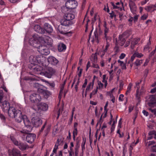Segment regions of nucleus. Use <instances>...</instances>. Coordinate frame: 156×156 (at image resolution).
<instances>
[{
	"label": "nucleus",
	"mask_w": 156,
	"mask_h": 156,
	"mask_svg": "<svg viewBox=\"0 0 156 156\" xmlns=\"http://www.w3.org/2000/svg\"><path fill=\"white\" fill-rule=\"evenodd\" d=\"M0 105L3 111L5 112H8L9 115L11 117L13 118L17 110H19L13 107H10L9 103L7 101L1 102Z\"/></svg>",
	"instance_id": "nucleus-1"
},
{
	"label": "nucleus",
	"mask_w": 156,
	"mask_h": 156,
	"mask_svg": "<svg viewBox=\"0 0 156 156\" xmlns=\"http://www.w3.org/2000/svg\"><path fill=\"white\" fill-rule=\"evenodd\" d=\"M13 117L18 122H20L23 120L25 126L30 125V122L27 116L25 115H23L21 112L19 110H17Z\"/></svg>",
	"instance_id": "nucleus-2"
},
{
	"label": "nucleus",
	"mask_w": 156,
	"mask_h": 156,
	"mask_svg": "<svg viewBox=\"0 0 156 156\" xmlns=\"http://www.w3.org/2000/svg\"><path fill=\"white\" fill-rule=\"evenodd\" d=\"M34 86L37 89V92L42 95L45 98H47L51 94L50 92L47 90L45 87L38 83H35Z\"/></svg>",
	"instance_id": "nucleus-3"
},
{
	"label": "nucleus",
	"mask_w": 156,
	"mask_h": 156,
	"mask_svg": "<svg viewBox=\"0 0 156 156\" xmlns=\"http://www.w3.org/2000/svg\"><path fill=\"white\" fill-rule=\"evenodd\" d=\"M20 136L23 140H26L28 143L32 144L36 139V135L34 133L20 134Z\"/></svg>",
	"instance_id": "nucleus-4"
},
{
	"label": "nucleus",
	"mask_w": 156,
	"mask_h": 156,
	"mask_svg": "<svg viewBox=\"0 0 156 156\" xmlns=\"http://www.w3.org/2000/svg\"><path fill=\"white\" fill-rule=\"evenodd\" d=\"M55 69L52 67H46L44 71L41 73V75L48 78H51L55 75Z\"/></svg>",
	"instance_id": "nucleus-5"
},
{
	"label": "nucleus",
	"mask_w": 156,
	"mask_h": 156,
	"mask_svg": "<svg viewBox=\"0 0 156 156\" xmlns=\"http://www.w3.org/2000/svg\"><path fill=\"white\" fill-rule=\"evenodd\" d=\"M77 4V2L75 0H69L66 3L65 6L66 9H75Z\"/></svg>",
	"instance_id": "nucleus-6"
},
{
	"label": "nucleus",
	"mask_w": 156,
	"mask_h": 156,
	"mask_svg": "<svg viewBox=\"0 0 156 156\" xmlns=\"http://www.w3.org/2000/svg\"><path fill=\"white\" fill-rule=\"evenodd\" d=\"M29 67L30 69L36 74L41 75V73L43 72L42 71L43 70L42 67L39 65H30Z\"/></svg>",
	"instance_id": "nucleus-7"
},
{
	"label": "nucleus",
	"mask_w": 156,
	"mask_h": 156,
	"mask_svg": "<svg viewBox=\"0 0 156 156\" xmlns=\"http://www.w3.org/2000/svg\"><path fill=\"white\" fill-rule=\"evenodd\" d=\"M38 51L42 55H48L50 53V50L45 45H41L39 46Z\"/></svg>",
	"instance_id": "nucleus-8"
},
{
	"label": "nucleus",
	"mask_w": 156,
	"mask_h": 156,
	"mask_svg": "<svg viewBox=\"0 0 156 156\" xmlns=\"http://www.w3.org/2000/svg\"><path fill=\"white\" fill-rule=\"evenodd\" d=\"M31 122L34 126L36 127H39L42 124V120L37 117H34L31 119Z\"/></svg>",
	"instance_id": "nucleus-9"
},
{
	"label": "nucleus",
	"mask_w": 156,
	"mask_h": 156,
	"mask_svg": "<svg viewBox=\"0 0 156 156\" xmlns=\"http://www.w3.org/2000/svg\"><path fill=\"white\" fill-rule=\"evenodd\" d=\"M30 100L32 102L37 103L41 100V98L39 94L34 93L30 96Z\"/></svg>",
	"instance_id": "nucleus-10"
},
{
	"label": "nucleus",
	"mask_w": 156,
	"mask_h": 156,
	"mask_svg": "<svg viewBox=\"0 0 156 156\" xmlns=\"http://www.w3.org/2000/svg\"><path fill=\"white\" fill-rule=\"evenodd\" d=\"M37 63L44 66V62L46 60L45 58L42 55H38L36 56Z\"/></svg>",
	"instance_id": "nucleus-11"
},
{
	"label": "nucleus",
	"mask_w": 156,
	"mask_h": 156,
	"mask_svg": "<svg viewBox=\"0 0 156 156\" xmlns=\"http://www.w3.org/2000/svg\"><path fill=\"white\" fill-rule=\"evenodd\" d=\"M60 23L61 25L65 26H68L73 24L74 23L73 21H70V20H68L65 18H64L61 20Z\"/></svg>",
	"instance_id": "nucleus-12"
},
{
	"label": "nucleus",
	"mask_w": 156,
	"mask_h": 156,
	"mask_svg": "<svg viewBox=\"0 0 156 156\" xmlns=\"http://www.w3.org/2000/svg\"><path fill=\"white\" fill-rule=\"evenodd\" d=\"M48 62L54 66L56 65L58 63V60L54 57L49 56L47 58Z\"/></svg>",
	"instance_id": "nucleus-13"
},
{
	"label": "nucleus",
	"mask_w": 156,
	"mask_h": 156,
	"mask_svg": "<svg viewBox=\"0 0 156 156\" xmlns=\"http://www.w3.org/2000/svg\"><path fill=\"white\" fill-rule=\"evenodd\" d=\"M126 41V39L125 38H123L121 35H119L118 39H116L115 43L118 44L120 46H123L125 43Z\"/></svg>",
	"instance_id": "nucleus-14"
},
{
	"label": "nucleus",
	"mask_w": 156,
	"mask_h": 156,
	"mask_svg": "<svg viewBox=\"0 0 156 156\" xmlns=\"http://www.w3.org/2000/svg\"><path fill=\"white\" fill-rule=\"evenodd\" d=\"M94 40H95L97 43H99V37L102 34V31L100 29H99L98 31L97 30L94 31Z\"/></svg>",
	"instance_id": "nucleus-15"
},
{
	"label": "nucleus",
	"mask_w": 156,
	"mask_h": 156,
	"mask_svg": "<svg viewBox=\"0 0 156 156\" xmlns=\"http://www.w3.org/2000/svg\"><path fill=\"white\" fill-rule=\"evenodd\" d=\"M44 30L48 33H51L53 31V28L48 23H45L44 26Z\"/></svg>",
	"instance_id": "nucleus-16"
},
{
	"label": "nucleus",
	"mask_w": 156,
	"mask_h": 156,
	"mask_svg": "<svg viewBox=\"0 0 156 156\" xmlns=\"http://www.w3.org/2000/svg\"><path fill=\"white\" fill-rule=\"evenodd\" d=\"M129 6L131 12L134 14L137 9L136 6L134 2H131L129 3Z\"/></svg>",
	"instance_id": "nucleus-17"
},
{
	"label": "nucleus",
	"mask_w": 156,
	"mask_h": 156,
	"mask_svg": "<svg viewBox=\"0 0 156 156\" xmlns=\"http://www.w3.org/2000/svg\"><path fill=\"white\" fill-rule=\"evenodd\" d=\"M27 128L26 129H23L20 131V134L22 133L23 134H28L30 132H31L32 130V127L30 125H29L28 126H25Z\"/></svg>",
	"instance_id": "nucleus-18"
},
{
	"label": "nucleus",
	"mask_w": 156,
	"mask_h": 156,
	"mask_svg": "<svg viewBox=\"0 0 156 156\" xmlns=\"http://www.w3.org/2000/svg\"><path fill=\"white\" fill-rule=\"evenodd\" d=\"M34 30L36 32L39 34H43L45 32L44 29L38 25H35L34 26Z\"/></svg>",
	"instance_id": "nucleus-19"
},
{
	"label": "nucleus",
	"mask_w": 156,
	"mask_h": 156,
	"mask_svg": "<svg viewBox=\"0 0 156 156\" xmlns=\"http://www.w3.org/2000/svg\"><path fill=\"white\" fill-rule=\"evenodd\" d=\"M141 82L142 81L141 80H140L139 81L136 82V86L135 87H136L137 88L136 97V99L138 100L140 98V94H139V90L140 88L139 84L141 83Z\"/></svg>",
	"instance_id": "nucleus-20"
},
{
	"label": "nucleus",
	"mask_w": 156,
	"mask_h": 156,
	"mask_svg": "<svg viewBox=\"0 0 156 156\" xmlns=\"http://www.w3.org/2000/svg\"><path fill=\"white\" fill-rule=\"evenodd\" d=\"M29 61L31 63V65H35L37 64V63L36 56L31 55L29 58Z\"/></svg>",
	"instance_id": "nucleus-21"
},
{
	"label": "nucleus",
	"mask_w": 156,
	"mask_h": 156,
	"mask_svg": "<svg viewBox=\"0 0 156 156\" xmlns=\"http://www.w3.org/2000/svg\"><path fill=\"white\" fill-rule=\"evenodd\" d=\"M44 40L45 43L48 45H51L52 44V40L48 36H45L44 38Z\"/></svg>",
	"instance_id": "nucleus-22"
},
{
	"label": "nucleus",
	"mask_w": 156,
	"mask_h": 156,
	"mask_svg": "<svg viewBox=\"0 0 156 156\" xmlns=\"http://www.w3.org/2000/svg\"><path fill=\"white\" fill-rule=\"evenodd\" d=\"M64 18L69 20L70 21H72L75 18V15L71 13L66 14L64 16Z\"/></svg>",
	"instance_id": "nucleus-23"
},
{
	"label": "nucleus",
	"mask_w": 156,
	"mask_h": 156,
	"mask_svg": "<svg viewBox=\"0 0 156 156\" xmlns=\"http://www.w3.org/2000/svg\"><path fill=\"white\" fill-rule=\"evenodd\" d=\"M11 154L12 156H21L20 151L17 149L13 148Z\"/></svg>",
	"instance_id": "nucleus-24"
},
{
	"label": "nucleus",
	"mask_w": 156,
	"mask_h": 156,
	"mask_svg": "<svg viewBox=\"0 0 156 156\" xmlns=\"http://www.w3.org/2000/svg\"><path fill=\"white\" fill-rule=\"evenodd\" d=\"M140 40V38H136L134 39L131 43L130 45L131 48L133 49L135 47V45L137 44Z\"/></svg>",
	"instance_id": "nucleus-25"
},
{
	"label": "nucleus",
	"mask_w": 156,
	"mask_h": 156,
	"mask_svg": "<svg viewBox=\"0 0 156 156\" xmlns=\"http://www.w3.org/2000/svg\"><path fill=\"white\" fill-rule=\"evenodd\" d=\"M132 34V32L131 31L129 30H127L124 32L122 34H120V35L125 38V39H126L128 38L130 35H131Z\"/></svg>",
	"instance_id": "nucleus-26"
},
{
	"label": "nucleus",
	"mask_w": 156,
	"mask_h": 156,
	"mask_svg": "<svg viewBox=\"0 0 156 156\" xmlns=\"http://www.w3.org/2000/svg\"><path fill=\"white\" fill-rule=\"evenodd\" d=\"M38 107L40 109L44 111H46L48 108V105L45 103L40 104Z\"/></svg>",
	"instance_id": "nucleus-27"
},
{
	"label": "nucleus",
	"mask_w": 156,
	"mask_h": 156,
	"mask_svg": "<svg viewBox=\"0 0 156 156\" xmlns=\"http://www.w3.org/2000/svg\"><path fill=\"white\" fill-rule=\"evenodd\" d=\"M108 31V29L105 27V28L104 30V35L105 36V39L106 41H107V40H108L109 41H111L112 39L111 37L110 36H107Z\"/></svg>",
	"instance_id": "nucleus-28"
},
{
	"label": "nucleus",
	"mask_w": 156,
	"mask_h": 156,
	"mask_svg": "<svg viewBox=\"0 0 156 156\" xmlns=\"http://www.w3.org/2000/svg\"><path fill=\"white\" fill-rule=\"evenodd\" d=\"M16 146H18V147L22 151L25 150L27 147L26 144L21 143L20 142H18V145H16Z\"/></svg>",
	"instance_id": "nucleus-29"
},
{
	"label": "nucleus",
	"mask_w": 156,
	"mask_h": 156,
	"mask_svg": "<svg viewBox=\"0 0 156 156\" xmlns=\"http://www.w3.org/2000/svg\"><path fill=\"white\" fill-rule=\"evenodd\" d=\"M66 48V45L63 43L59 44L58 45V50L61 52L65 50Z\"/></svg>",
	"instance_id": "nucleus-30"
},
{
	"label": "nucleus",
	"mask_w": 156,
	"mask_h": 156,
	"mask_svg": "<svg viewBox=\"0 0 156 156\" xmlns=\"http://www.w3.org/2000/svg\"><path fill=\"white\" fill-rule=\"evenodd\" d=\"M80 147V145L78 142L76 143V145L75 147V156H78L79 152V148Z\"/></svg>",
	"instance_id": "nucleus-31"
},
{
	"label": "nucleus",
	"mask_w": 156,
	"mask_h": 156,
	"mask_svg": "<svg viewBox=\"0 0 156 156\" xmlns=\"http://www.w3.org/2000/svg\"><path fill=\"white\" fill-rule=\"evenodd\" d=\"M94 79L93 80L92 82H91L87 86V88L86 89V91H85V95H86L87 94V92L88 91H89L90 88H93V85H94Z\"/></svg>",
	"instance_id": "nucleus-32"
},
{
	"label": "nucleus",
	"mask_w": 156,
	"mask_h": 156,
	"mask_svg": "<svg viewBox=\"0 0 156 156\" xmlns=\"http://www.w3.org/2000/svg\"><path fill=\"white\" fill-rule=\"evenodd\" d=\"M91 61L92 63H97V57L96 54H92L90 58Z\"/></svg>",
	"instance_id": "nucleus-33"
},
{
	"label": "nucleus",
	"mask_w": 156,
	"mask_h": 156,
	"mask_svg": "<svg viewBox=\"0 0 156 156\" xmlns=\"http://www.w3.org/2000/svg\"><path fill=\"white\" fill-rule=\"evenodd\" d=\"M156 6L155 5H150L147 6L145 8V9L147 11L149 12L152 9L155 8Z\"/></svg>",
	"instance_id": "nucleus-34"
},
{
	"label": "nucleus",
	"mask_w": 156,
	"mask_h": 156,
	"mask_svg": "<svg viewBox=\"0 0 156 156\" xmlns=\"http://www.w3.org/2000/svg\"><path fill=\"white\" fill-rule=\"evenodd\" d=\"M10 139L13 143L15 145H18V141L15 138L14 136L12 135L10 136Z\"/></svg>",
	"instance_id": "nucleus-35"
},
{
	"label": "nucleus",
	"mask_w": 156,
	"mask_h": 156,
	"mask_svg": "<svg viewBox=\"0 0 156 156\" xmlns=\"http://www.w3.org/2000/svg\"><path fill=\"white\" fill-rule=\"evenodd\" d=\"M118 62L119 63L120 66L122 67V69H126V66L125 63H124L123 62L121 61L120 60H118Z\"/></svg>",
	"instance_id": "nucleus-36"
},
{
	"label": "nucleus",
	"mask_w": 156,
	"mask_h": 156,
	"mask_svg": "<svg viewBox=\"0 0 156 156\" xmlns=\"http://www.w3.org/2000/svg\"><path fill=\"white\" fill-rule=\"evenodd\" d=\"M111 4L113 6L114 9H118L119 8V5H121V3L119 2L116 3L115 5L112 2H111Z\"/></svg>",
	"instance_id": "nucleus-37"
},
{
	"label": "nucleus",
	"mask_w": 156,
	"mask_h": 156,
	"mask_svg": "<svg viewBox=\"0 0 156 156\" xmlns=\"http://www.w3.org/2000/svg\"><path fill=\"white\" fill-rule=\"evenodd\" d=\"M108 102L107 101L106 104L104 107V112L105 113L104 116H103V118H105L107 116V114L108 112V109L107 108L108 105Z\"/></svg>",
	"instance_id": "nucleus-38"
},
{
	"label": "nucleus",
	"mask_w": 156,
	"mask_h": 156,
	"mask_svg": "<svg viewBox=\"0 0 156 156\" xmlns=\"http://www.w3.org/2000/svg\"><path fill=\"white\" fill-rule=\"evenodd\" d=\"M77 129H74L73 131V136L74 140H75L76 136L77 135Z\"/></svg>",
	"instance_id": "nucleus-39"
},
{
	"label": "nucleus",
	"mask_w": 156,
	"mask_h": 156,
	"mask_svg": "<svg viewBox=\"0 0 156 156\" xmlns=\"http://www.w3.org/2000/svg\"><path fill=\"white\" fill-rule=\"evenodd\" d=\"M150 37L149 39V41L147 43L146 45L144 47V50H149L150 48V46L151 45V42L150 41Z\"/></svg>",
	"instance_id": "nucleus-40"
},
{
	"label": "nucleus",
	"mask_w": 156,
	"mask_h": 156,
	"mask_svg": "<svg viewBox=\"0 0 156 156\" xmlns=\"http://www.w3.org/2000/svg\"><path fill=\"white\" fill-rule=\"evenodd\" d=\"M43 81L45 82V83H48L50 86L52 87H54L55 86V84L54 82L49 83L48 81L44 80Z\"/></svg>",
	"instance_id": "nucleus-41"
},
{
	"label": "nucleus",
	"mask_w": 156,
	"mask_h": 156,
	"mask_svg": "<svg viewBox=\"0 0 156 156\" xmlns=\"http://www.w3.org/2000/svg\"><path fill=\"white\" fill-rule=\"evenodd\" d=\"M142 63V61L140 60L137 59L135 62V64L137 66L140 65Z\"/></svg>",
	"instance_id": "nucleus-42"
},
{
	"label": "nucleus",
	"mask_w": 156,
	"mask_h": 156,
	"mask_svg": "<svg viewBox=\"0 0 156 156\" xmlns=\"http://www.w3.org/2000/svg\"><path fill=\"white\" fill-rule=\"evenodd\" d=\"M50 127L49 126H48L46 128V129L44 131L45 134H44V135L45 136H46L48 135V133L50 131Z\"/></svg>",
	"instance_id": "nucleus-43"
},
{
	"label": "nucleus",
	"mask_w": 156,
	"mask_h": 156,
	"mask_svg": "<svg viewBox=\"0 0 156 156\" xmlns=\"http://www.w3.org/2000/svg\"><path fill=\"white\" fill-rule=\"evenodd\" d=\"M135 57L138 58H140L143 56V55L141 53H139L138 52H135L134 53Z\"/></svg>",
	"instance_id": "nucleus-44"
},
{
	"label": "nucleus",
	"mask_w": 156,
	"mask_h": 156,
	"mask_svg": "<svg viewBox=\"0 0 156 156\" xmlns=\"http://www.w3.org/2000/svg\"><path fill=\"white\" fill-rule=\"evenodd\" d=\"M62 142L61 139H58L57 140L56 143L55 145V147H57V148H58V147L60 144V142Z\"/></svg>",
	"instance_id": "nucleus-45"
},
{
	"label": "nucleus",
	"mask_w": 156,
	"mask_h": 156,
	"mask_svg": "<svg viewBox=\"0 0 156 156\" xmlns=\"http://www.w3.org/2000/svg\"><path fill=\"white\" fill-rule=\"evenodd\" d=\"M102 115L101 116L100 119L98 121V124H99L100 127L101 126L103 120L102 119Z\"/></svg>",
	"instance_id": "nucleus-46"
},
{
	"label": "nucleus",
	"mask_w": 156,
	"mask_h": 156,
	"mask_svg": "<svg viewBox=\"0 0 156 156\" xmlns=\"http://www.w3.org/2000/svg\"><path fill=\"white\" fill-rule=\"evenodd\" d=\"M115 46L114 48V49L115 50V51L116 52H118L119 51V45L118 44H116L115 43Z\"/></svg>",
	"instance_id": "nucleus-47"
},
{
	"label": "nucleus",
	"mask_w": 156,
	"mask_h": 156,
	"mask_svg": "<svg viewBox=\"0 0 156 156\" xmlns=\"http://www.w3.org/2000/svg\"><path fill=\"white\" fill-rule=\"evenodd\" d=\"M148 109L153 114L155 115L156 116V108L152 109L151 108H148Z\"/></svg>",
	"instance_id": "nucleus-48"
},
{
	"label": "nucleus",
	"mask_w": 156,
	"mask_h": 156,
	"mask_svg": "<svg viewBox=\"0 0 156 156\" xmlns=\"http://www.w3.org/2000/svg\"><path fill=\"white\" fill-rule=\"evenodd\" d=\"M62 110H63L62 108H60L58 110V112H57V119H58V118L60 115V113H61L62 112Z\"/></svg>",
	"instance_id": "nucleus-49"
},
{
	"label": "nucleus",
	"mask_w": 156,
	"mask_h": 156,
	"mask_svg": "<svg viewBox=\"0 0 156 156\" xmlns=\"http://www.w3.org/2000/svg\"><path fill=\"white\" fill-rule=\"evenodd\" d=\"M109 41H108V40H107V41H106V45L105 46V49L104 50V51L105 52L107 51V50H108V47L110 46V44L109 43Z\"/></svg>",
	"instance_id": "nucleus-50"
},
{
	"label": "nucleus",
	"mask_w": 156,
	"mask_h": 156,
	"mask_svg": "<svg viewBox=\"0 0 156 156\" xmlns=\"http://www.w3.org/2000/svg\"><path fill=\"white\" fill-rule=\"evenodd\" d=\"M58 30L59 32L61 34H66L67 33V32L65 30H61L60 27H58Z\"/></svg>",
	"instance_id": "nucleus-51"
},
{
	"label": "nucleus",
	"mask_w": 156,
	"mask_h": 156,
	"mask_svg": "<svg viewBox=\"0 0 156 156\" xmlns=\"http://www.w3.org/2000/svg\"><path fill=\"white\" fill-rule=\"evenodd\" d=\"M149 135H154V138L156 139V131H151L149 133Z\"/></svg>",
	"instance_id": "nucleus-52"
},
{
	"label": "nucleus",
	"mask_w": 156,
	"mask_h": 156,
	"mask_svg": "<svg viewBox=\"0 0 156 156\" xmlns=\"http://www.w3.org/2000/svg\"><path fill=\"white\" fill-rule=\"evenodd\" d=\"M147 17L148 15L147 14H144L141 16V18L142 20H144L147 18Z\"/></svg>",
	"instance_id": "nucleus-53"
},
{
	"label": "nucleus",
	"mask_w": 156,
	"mask_h": 156,
	"mask_svg": "<svg viewBox=\"0 0 156 156\" xmlns=\"http://www.w3.org/2000/svg\"><path fill=\"white\" fill-rule=\"evenodd\" d=\"M85 143H86V140H85L84 141V140H83V142L82 143V145H81V147H82V151L83 153V150L85 149Z\"/></svg>",
	"instance_id": "nucleus-54"
},
{
	"label": "nucleus",
	"mask_w": 156,
	"mask_h": 156,
	"mask_svg": "<svg viewBox=\"0 0 156 156\" xmlns=\"http://www.w3.org/2000/svg\"><path fill=\"white\" fill-rule=\"evenodd\" d=\"M155 103V102H149L147 103V104L150 107H154V105Z\"/></svg>",
	"instance_id": "nucleus-55"
},
{
	"label": "nucleus",
	"mask_w": 156,
	"mask_h": 156,
	"mask_svg": "<svg viewBox=\"0 0 156 156\" xmlns=\"http://www.w3.org/2000/svg\"><path fill=\"white\" fill-rule=\"evenodd\" d=\"M109 14H110V17L112 18H113L114 16H116V15L115 14L114 12L112 11L111 12L109 13Z\"/></svg>",
	"instance_id": "nucleus-56"
},
{
	"label": "nucleus",
	"mask_w": 156,
	"mask_h": 156,
	"mask_svg": "<svg viewBox=\"0 0 156 156\" xmlns=\"http://www.w3.org/2000/svg\"><path fill=\"white\" fill-rule=\"evenodd\" d=\"M132 86V84L131 83H130L129 84V85L127 87V88L128 92H130V91L131 90V88Z\"/></svg>",
	"instance_id": "nucleus-57"
},
{
	"label": "nucleus",
	"mask_w": 156,
	"mask_h": 156,
	"mask_svg": "<svg viewBox=\"0 0 156 156\" xmlns=\"http://www.w3.org/2000/svg\"><path fill=\"white\" fill-rule=\"evenodd\" d=\"M46 123H47V122H46L42 126V127L41 128L40 131V132H43V131L44 129L45 128V126L46 124Z\"/></svg>",
	"instance_id": "nucleus-58"
},
{
	"label": "nucleus",
	"mask_w": 156,
	"mask_h": 156,
	"mask_svg": "<svg viewBox=\"0 0 156 156\" xmlns=\"http://www.w3.org/2000/svg\"><path fill=\"white\" fill-rule=\"evenodd\" d=\"M96 63H92V66L94 68L99 69V66L98 65V64H96Z\"/></svg>",
	"instance_id": "nucleus-59"
},
{
	"label": "nucleus",
	"mask_w": 156,
	"mask_h": 156,
	"mask_svg": "<svg viewBox=\"0 0 156 156\" xmlns=\"http://www.w3.org/2000/svg\"><path fill=\"white\" fill-rule=\"evenodd\" d=\"M150 101L152 102H155V99L154 96H152L150 97Z\"/></svg>",
	"instance_id": "nucleus-60"
},
{
	"label": "nucleus",
	"mask_w": 156,
	"mask_h": 156,
	"mask_svg": "<svg viewBox=\"0 0 156 156\" xmlns=\"http://www.w3.org/2000/svg\"><path fill=\"white\" fill-rule=\"evenodd\" d=\"M123 97L124 95L123 94H121L120 95L119 98V100L121 101H123Z\"/></svg>",
	"instance_id": "nucleus-61"
},
{
	"label": "nucleus",
	"mask_w": 156,
	"mask_h": 156,
	"mask_svg": "<svg viewBox=\"0 0 156 156\" xmlns=\"http://www.w3.org/2000/svg\"><path fill=\"white\" fill-rule=\"evenodd\" d=\"M142 113L146 116H147L149 115L148 112L145 110H143L142 111Z\"/></svg>",
	"instance_id": "nucleus-62"
},
{
	"label": "nucleus",
	"mask_w": 156,
	"mask_h": 156,
	"mask_svg": "<svg viewBox=\"0 0 156 156\" xmlns=\"http://www.w3.org/2000/svg\"><path fill=\"white\" fill-rule=\"evenodd\" d=\"M135 57V56L133 54V55L131 57V59L129 61V62L128 63H129L131 62H132L134 59Z\"/></svg>",
	"instance_id": "nucleus-63"
},
{
	"label": "nucleus",
	"mask_w": 156,
	"mask_h": 156,
	"mask_svg": "<svg viewBox=\"0 0 156 156\" xmlns=\"http://www.w3.org/2000/svg\"><path fill=\"white\" fill-rule=\"evenodd\" d=\"M156 50V46H155V49L152 51L150 54L149 56L151 57L155 53V51Z\"/></svg>",
	"instance_id": "nucleus-64"
}]
</instances>
